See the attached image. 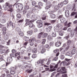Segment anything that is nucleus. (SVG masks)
<instances>
[{
	"label": "nucleus",
	"instance_id": "1",
	"mask_svg": "<svg viewBox=\"0 0 77 77\" xmlns=\"http://www.w3.org/2000/svg\"><path fill=\"white\" fill-rule=\"evenodd\" d=\"M16 7L17 10H20V11H22L23 9V6L22 4L18 3L16 5Z\"/></svg>",
	"mask_w": 77,
	"mask_h": 77
},
{
	"label": "nucleus",
	"instance_id": "2",
	"mask_svg": "<svg viewBox=\"0 0 77 77\" xmlns=\"http://www.w3.org/2000/svg\"><path fill=\"white\" fill-rule=\"evenodd\" d=\"M71 42H72V41L70 40H67V47L65 48V49L63 51H67L68 50H69V47H70V46H69V45L71 44Z\"/></svg>",
	"mask_w": 77,
	"mask_h": 77
},
{
	"label": "nucleus",
	"instance_id": "3",
	"mask_svg": "<svg viewBox=\"0 0 77 77\" xmlns=\"http://www.w3.org/2000/svg\"><path fill=\"white\" fill-rule=\"evenodd\" d=\"M62 26V25H61L59 23L58 24L55 28H54V30L55 32H58V31H60V27Z\"/></svg>",
	"mask_w": 77,
	"mask_h": 77
},
{
	"label": "nucleus",
	"instance_id": "4",
	"mask_svg": "<svg viewBox=\"0 0 77 77\" xmlns=\"http://www.w3.org/2000/svg\"><path fill=\"white\" fill-rule=\"evenodd\" d=\"M3 8H4V10H7L8 9L9 10V11H10V12H12L13 11V10L12 8H11V6L9 5V7H7V6H5V5H4L3 6Z\"/></svg>",
	"mask_w": 77,
	"mask_h": 77
},
{
	"label": "nucleus",
	"instance_id": "5",
	"mask_svg": "<svg viewBox=\"0 0 77 77\" xmlns=\"http://www.w3.org/2000/svg\"><path fill=\"white\" fill-rule=\"evenodd\" d=\"M58 18L59 19H60V20L62 23H64L66 22V20L63 17V15L60 16Z\"/></svg>",
	"mask_w": 77,
	"mask_h": 77
},
{
	"label": "nucleus",
	"instance_id": "6",
	"mask_svg": "<svg viewBox=\"0 0 77 77\" xmlns=\"http://www.w3.org/2000/svg\"><path fill=\"white\" fill-rule=\"evenodd\" d=\"M13 24L14 23L11 21H10L8 22L7 23L8 26H12V28H14V26Z\"/></svg>",
	"mask_w": 77,
	"mask_h": 77
},
{
	"label": "nucleus",
	"instance_id": "7",
	"mask_svg": "<svg viewBox=\"0 0 77 77\" xmlns=\"http://www.w3.org/2000/svg\"><path fill=\"white\" fill-rule=\"evenodd\" d=\"M65 15L66 17H69V11L68 10H66L65 12Z\"/></svg>",
	"mask_w": 77,
	"mask_h": 77
},
{
	"label": "nucleus",
	"instance_id": "8",
	"mask_svg": "<svg viewBox=\"0 0 77 77\" xmlns=\"http://www.w3.org/2000/svg\"><path fill=\"white\" fill-rule=\"evenodd\" d=\"M72 23L69 22V23H67V21H66V22L64 23V25L66 26H67L68 27H69L71 25Z\"/></svg>",
	"mask_w": 77,
	"mask_h": 77
},
{
	"label": "nucleus",
	"instance_id": "9",
	"mask_svg": "<svg viewBox=\"0 0 77 77\" xmlns=\"http://www.w3.org/2000/svg\"><path fill=\"white\" fill-rule=\"evenodd\" d=\"M43 35V32H42L39 33L37 36V38L38 39H41L42 38V35Z\"/></svg>",
	"mask_w": 77,
	"mask_h": 77
},
{
	"label": "nucleus",
	"instance_id": "10",
	"mask_svg": "<svg viewBox=\"0 0 77 77\" xmlns=\"http://www.w3.org/2000/svg\"><path fill=\"white\" fill-rule=\"evenodd\" d=\"M44 60H40L38 61L37 62V63L38 64H39L40 63L41 64H42L44 63Z\"/></svg>",
	"mask_w": 77,
	"mask_h": 77
},
{
	"label": "nucleus",
	"instance_id": "11",
	"mask_svg": "<svg viewBox=\"0 0 77 77\" xmlns=\"http://www.w3.org/2000/svg\"><path fill=\"white\" fill-rule=\"evenodd\" d=\"M60 45H61V42H57L55 44V45L56 47H59Z\"/></svg>",
	"mask_w": 77,
	"mask_h": 77
},
{
	"label": "nucleus",
	"instance_id": "12",
	"mask_svg": "<svg viewBox=\"0 0 77 77\" xmlns=\"http://www.w3.org/2000/svg\"><path fill=\"white\" fill-rule=\"evenodd\" d=\"M54 52L55 53H57L56 54V56H59V49L55 50L54 51Z\"/></svg>",
	"mask_w": 77,
	"mask_h": 77
},
{
	"label": "nucleus",
	"instance_id": "13",
	"mask_svg": "<svg viewBox=\"0 0 77 77\" xmlns=\"http://www.w3.org/2000/svg\"><path fill=\"white\" fill-rule=\"evenodd\" d=\"M15 56L16 57L18 56L17 57V60H19V59L20 58V52H17V53H16L15 54Z\"/></svg>",
	"mask_w": 77,
	"mask_h": 77
},
{
	"label": "nucleus",
	"instance_id": "14",
	"mask_svg": "<svg viewBox=\"0 0 77 77\" xmlns=\"http://www.w3.org/2000/svg\"><path fill=\"white\" fill-rule=\"evenodd\" d=\"M7 29H6V28L4 27L2 29V31H3V35H5L6 33V31Z\"/></svg>",
	"mask_w": 77,
	"mask_h": 77
},
{
	"label": "nucleus",
	"instance_id": "15",
	"mask_svg": "<svg viewBox=\"0 0 77 77\" xmlns=\"http://www.w3.org/2000/svg\"><path fill=\"white\" fill-rule=\"evenodd\" d=\"M51 35L53 37H56V33L54 31H53L52 32Z\"/></svg>",
	"mask_w": 77,
	"mask_h": 77
},
{
	"label": "nucleus",
	"instance_id": "16",
	"mask_svg": "<svg viewBox=\"0 0 77 77\" xmlns=\"http://www.w3.org/2000/svg\"><path fill=\"white\" fill-rule=\"evenodd\" d=\"M75 33V31H72L70 32V36L71 38H72L74 36V33Z\"/></svg>",
	"mask_w": 77,
	"mask_h": 77
},
{
	"label": "nucleus",
	"instance_id": "17",
	"mask_svg": "<svg viewBox=\"0 0 77 77\" xmlns=\"http://www.w3.org/2000/svg\"><path fill=\"white\" fill-rule=\"evenodd\" d=\"M7 62H12V58L11 57H8L7 59Z\"/></svg>",
	"mask_w": 77,
	"mask_h": 77
},
{
	"label": "nucleus",
	"instance_id": "18",
	"mask_svg": "<svg viewBox=\"0 0 77 77\" xmlns=\"http://www.w3.org/2000/svg\"><path fill=\"white\" fill-rule=\"evenodd\" d=\"M45 48H42V49L41 50V53L42 54H43V53H44L45 52Z\"/></svg>",
	"mask_w": 77,
	"mask_h": 77
},
{
	"label": "nucleus",
	"instance_id": "19",
	"mask_svg": "<svg viewBox=\"0 0 77 77\" xmlns=\"http://www.w3.org/2000/svg\"><path fill=\"white\" fill-rule=\"evenodd\" d=\"M72 53L71 51H69L66 53V55L67 56H70V57H72Z\"/></svg>",
	"mask_w": 77,
	"mask_h": 77
},
{
	"label": "nucleus",
	"instance_id": "20",
	"mask_svg": "<svg viewBox=\"0 0 77 77\" xmlns=\"http://www.w3.org/2000/svg\"><path fill=\"white\" fill-rule=\"evenodd\" d=\"M57 66H58V64H57L54 67V68L52 69H50L51 71H56V69L55 68H57Z\"/></svg>",
	"mask_w": 77,
	"mask_h": 77
},
{
	"label": "nucleus",
	"instance_id": "21",
	"mask_svg": "<svg viewBox=\"0 0 77 77\" xmlns=\"http://www.w3.org/2000/svg\"><path fill=\"white\" fill-rule=\"evenodd\" d=\"M47 38L48 41H51L53 39V37L51 35H48V36Z\"/></svg>",
	"mask_w": 77,
	"mask_h": 77
},
{
	"label": "nucleus",
	"instance_id": "22",
	"mask_svg": "<svg viewBox=\"0 0 77 77\" xmlns=\"http://www.w3.org/2000/svg\"><path fill=\"white\" fill-rule=\"evenodd\" d=\"M66 70V69H65V67H63L60 69V72H63V71H65Z\"/></svg>",
	"mask_w": 77,
	"mask_h": 77
},
{
	"label": "nucleus",
	"instance_id": "23",
	"mask_svg": "<svg viewBox=\"0 0 77 77\" xmlns=\"http://www.w3.org/2000/svg\"><path fill=\"white\" fill-rule=\"evenodd\" d=\"M50 16L51 18H55L56 17V15L54 14H51Z\"/></svg>",
	"mask_w": 77,
	"mask_h": 77
},
{
	"label": "nucleus",
	"instance_id": "24",
	"mask_svg": "<svg viewBox=\"0 0 77 77\" xmlns=\"http://www.w3.org/2000/svg\"><path fill=\"white\" fill-rule=\"evenodd\" d=\"M48 35V33H45L42 35V38H46V37Z\"/></svg>",
	"mask_w": 77,
	"mask_h": 77
},
{
	"label": "nucleus",
	"instance_id": "25",
	"mask_svg": "<svg viewBox=\"0 0 77 77\" xmlns=\"http://www.w3.org/2000/svg\"><path fill=\"white\" fill-rule=\"evenodd\" d=\"M32 22H31L29 23V26L30 28H32L33 27H34V25L33 24V23H32Z\"/></svg>",
	"mask_w": 77,
	"mask_h": 77
},
{
	"label": "nucleus",
	"instance_id": "26",
	"mask_svg": "<svg viewBox=\"0 0 77 77\" xmlns=\"http://www.w3.org/2000/svg\"><path fill=\"white\" fill-rule=\"evenodd\" d=\"M5 6H7L8 7H9V6H11V8H12V5H10L9 3L8 2H6L5 3Z\"/></svg>",
	"mask_w": 77,
	"mask_h": 77
},
{
	"label": "nucleus",
	"instance_id": "27",
	"mask_svg": "<svg viewBox=\"0 0 77 77\" xmlns=\"http://www.w3.org/2000/svg\"><path fill=\"white\" fill-rule=\"evenodd\" d=\"M37 24H42L43 23L42 21L41 20H38L36 22Z\"/></svg>",
	"mask_w": 77,
	"mask_h": 77
},
{
	"label": "nucleus",
	"instance_id": "28",
	"mask_svg": "<svg viewBox=\"0 0 77 77\" xmlns=\"http://www.w3.org/2000/svg\"><path fill=\"white\" fill-rule=\"evenodd\" d=\"M10 69V70L15 71L17 69V66H16L15 67H11Z\"/></svg>",
	"mask_w": 77,
	"mask_h": 77
},
{
	"label": "nucleus",
	"instance_id": "29",
	"mask_svg": "<svg viewBox=\"0 0 77 77\" xmlns=\"http://www.w3.org/2000/svg\"><path fill=\"white\" fill-rule=\"evenodd\" d=\"M42 20H45L46 19V14H44L42 16Z\"/></svg>",
	"mask_w": 77,
	"mask_h": 77
},
{
	"label": "nucleus",
	"instance_id": "30",
	"mask_svg": "<svg viewBox=\"0 0 77 77\" xmlns=\"http://www.w3.org/2000/svg\"><path fill=\"white\" fill-rule=\"evenodd\" d=\"M62 3L63 5H66L68 3V0H65Z\"/></svg>",
	"mask_w": 77,
	"mask_h": 77
},
{
	"label": "nucleus",
	"instance_id": "31",
	"mask_svg": "<svg viewBox=\"0 0 77 77\" xmlns=\"http://www.w3.org/2000/svg\"><path fill=\"white\" fill-rule=\"evenodd\" d=\"M4 38L5 40H8V38H9V36H8V35L6 34L5 35Z\"/></svg>",
	"mask_w": 77,
	"mask_h": 77
},
{
	"label": "nucleus",
	"instance_id": "32",
	"mask_svg": "<svg viewBox=\"0 0 77 77\" xmlns=\"http://www.w3.org/2000/svg\"><path fill=\"white\" fill-rule=\"evenodd\" d=\"M6 72L7 74V77H10L11 76V75L9 74V71H7Z\"/></svg>",
	"mask_w": 77,
	"mask_h": 77
},
{
	"label": "nucleus",
	"instance_id": "33",
	"mask_svg": "<svg viewBox=\"0 0 77 77\" xmlns=\"http://www.w3.org/2000/svg\"><path fill=\"white\" fill-rule=\"evenodd\" d=\"M18 34L20 36L23 37V36H24V33H23V32L22 31H21L20 32L18 33Z\"/></svg>",
	"mask_w": 77,
	"mask_h": 77
},
{
	"label": "nucleus",
	"instance_id": "34",
	"mask_svg": "<svg viewBox=\"0 0 77 77\" xmlns=\"http://www.w3.org/2000/svg\"><path fill=\"white\" fill-rule=\"evenodd\" d=\"M32 51V53H36V52H37V49L36 48H34L33 49Z\"/></svg>",
	"mask_w": 77,
	"mask_h": 77
},
{
	"label": "nucleus",
	"instance_id": "35",
	"mask_svg": "<svg viewBox=\"0 0 77 77\" xmlns=\"http://www.w3.org/2000/svg\"><path fill=\"white\" fill-rule=\"evenodd\" d=\"M51 5H48L46 6V7L45 8V9L46 10L47 9H49V8H50L51 7Z\"/></svg>",
	"mask_w": 77,
	"mask_h": 77
},
{
	"label": "nucleus",
	"instance_id": "36",
	"mask_svg": "<svg viewBox=\"0 0 77 77\" xmlns=\"http://www.w3.org/2000/svg\"><path fill=\"white\" fill-rule=\"evenodd\" d=\"M72 54H74L75 53V49H73L72 50L71 52Z\"/></svg>",
	"mask_w": 77,
	"mask_h": 77
},
{
	"label": "nucleus",
	"instance_id": "37",
	"mask_svg": "<svg viewBox=\"0 0 77 77\" xmlns=\"http://www.w3.org/2000/svg\"><path fill=\"white\" fill-rule=\"evenodd\" d=\"M27 33L28 35H31L33 33V31H29L27 32Z\"/></svg>",
	"mask_w": 77,
	"mask_h": 77
},
{
	"label": "nucleus",
	"instance_id": "38",
	"mask_svg": "<svg viewBox=\"0 0 77 77\" xmlns=\"http://www.w3.org/2000/svg\"><path fill=\"white\" fill-rule=\"evenodd\" d=\"M63 4L62 3H61L60 4H59L58 5V7H59V8H62V7L63 6Z\"/></svg>",
	"mask_w": 77,
	"mask_h": 77
},
{
	"label": "nucleus",
	"instance_id": "39",
	"mask_svg": "<svg viewBox=\"0 0 77 77\" xmlns=\"http://www.w3.org/2000/svg\"><path fill=\"white\" fill-rule=\"evenodd\" d=\"M10 73L11 74L14 75V74H15V72L13 70H11L10 71Z\"/></svg>",
	"mask_w": 77,
	"mask_h": 77
},
{
	"label": "nucleus",
	"instance_id": "40",
	"mask_svg": "<svg viewBox=\"0 0 77 77\" xmlns=\"http://www.w3.org/2000/svg\"><path fill=\"white\" fill-rule=\"evenodd\" d=\"M42 23H39V24L37 25V27H38V28H41V27H42Z\"/></svg>",
	"mask_w": 77,
	"mask_h": 77
},
{
	"label": "nucleus",
	"instance_id": "41",
	"mask_svg": "<svg viewBox=\"0 0 77 77\" xmlns=\"http://www.w3.org/2000/svg\"><path fill=\"white\" fill-rule=\"evenodd\" d=\"M31 22H33V20H30L29 22H27L25 24L26 26H28V25H29V24Z\"/></svg>",
	"mask_w": 77,
	"mask_h": 77
},
{
	"label": "nucleus",
	"instance_id": "42",
	"mask_svg": "<svg viewBox=\"0 0 77 77\" xmlns=\"http://www.w3.org/2000/svg\"><path fill=\"white\" fill-rule=\"evenodd\" d=\"M5 51H6V50H0V53L3 54V53H5Z\"/></svg>",
	"mask_w": 77,
	"mask_h": 77
},
{
	"label": "nucleus",
	"instance_id": "43",
	"mask_svg": "<svg viewBox=\"0 0 77 77\" xmlns=\"http://www.w3.org/2000/svg\"><path fill=\"white\" fill-rule=\"evenodd\" d=\"M17 18H21V15L20 14H17Z\"/></svg>",
	"mask_w": 77,
	"mask_h": 77
},
{
	"label": "nucleus",
	"instance_id": "44",
	"mask_svg": "<svg viewBox=\"0 0 77 77\" xmlns=\"http://www.w3.org/2000/svg\"><path fill=\"white\" fill-rule=\"evenodd\" d=\"M45 48H48V49H50V47L48 45L46 44L45 45Z\"/></svg>",
	"mask_w": 77,
	"mask_h": 77
},
{
	"label": "nucleus",
	"instance_id": "45",
	"mask_svg": "<svg viewBox=\"0 0 77 77\" xmlns=\"http://www.w3.org/2000/svg\"><path fill=\"white\" fill-rule=\"evenodd\" d=\"M24 8L26 10H27L29 9V6L28 5H25Z\"/></svg>",
	"mask_w": 77,
	"mask_h": 77
},
{
	"label": "nucleus",
	"instance_id": "46",
	"mask_svg": "<svg viewBox=\"0 0 77 77\" xmlns=\"http://www.w3.org/2000/svg\"><path fill=\"white\" fill-rule=\"evenodd\" d=\"M5 42L3 40H0V44H4Z\"/></svg>",
	"mask_w": 77,
	"mask_h": 77
},
{
	"label": "nucleus",
	"instance_id": "47",
	"mask_svg": "<svg viewBox=\"0 0 77 77\" xmlns=\"http://www.w3.org/2000/svg\"><path fill=\"white\" fill-rule=\"evenodd\" d=\"M51 62V58H49L48 59V62H47V65H49L50 64V63Z\"/></svg>",
	"mask_w": 77,
	"mask_h": 77
},
{
	"label": "nucleus",
	"instance_id": "48",
	"mask_svg": "<svg viewBox=\"0 0 77 77\" xmlns=\"http://www.w3.org/2000/svg\"><path fill=\"white\" fill-rule=\"evenodd\" d=\"M45 42H46V40L44 39H43L42 42V44H43V45L45 44Z\"/></svg>",
	"mask_w": 77,
	"mask_h": 77
},
{
	"label": "nucleus",
	"instance_id": "49",
	"mask_svg": "<svg viewBox=\"0 0 77 77\" xmlns=\"http://www.w3.org/2000/svg\"><path fill=\"white\" fill-rule=\"evenodd\" d=\"M54 9L56 11H57L59 9V7L58 5H56L55 6Z\"/></svg>",
	"mask_w": 77,
	"mask_h": 77
},
{
	"label": "nucleus",
	"instance_id": "50",
	"mask_svg": "<svg viewBox=\"0 0 77 77\" xmlns=\"http://www.w3.org/2000/svg\"><path fill=\"white\" fill-rule=\"evenodd\" d=\"M36 4V2L35 1H33L32 2V6H35Z\"/></svg>",
	"mask_w": 77,
	"mask_h": 77
},
{
	"label": "nucleus",
	"instance_id": "51",
	"mask_svg": "<svg viewBox=\"0 0 77 77\" xmlns=\"http://www.w3.org/2000/svg\"><path fill=\"white\" fill-rule=\"evenodd\" d=\"M26 72H27L28 73H30V72H32V69H30L29 70H26Z\"/></svg>",
	"mask_w": 77,
	"mask_h": 77
},
{
	"label": "nucleus",
	"instance_id": "52",
	"mask_svg": "<svg viewBox=\"0 0 77 77\" xmlns=\"http://www.w3.org/2000/svg\"><path fill=\"white\" fill-rule=\"evenodd\" d=\"M56 20H51V23H52V24H54V23H56Z\"/></svg>",
	"mask_w": 77,
	"mask_h": 77
},
{
	"label": "nucleus",
	"instance_id": "53",
	"mask_svg": "<svg viewBox=\"0 0 77 77\" xmlns=\"http://www.w3.org/2000/svg\"><path fill=\"white\" fill-rule=\"evenodd\" d=\"M75 14H76V12H73L71 13V16H74V15H75Z\"/></svg>",
	"mask_w": 77,
	"mask_h": 77
},
{
	"label": "nucleus",
	"instance_id": "54",
	"mask_svg": "<svg viewBox=\"0 0 77 77\" xmlns=\"http://www.w3.org/2000/svg\"><path fill=\"white\" fill-rule=\"evenodd\" d=\"M3 66H2L1 68H2V69H4L3 70H4V71H5V72L6 71H8L5 68H3Z\"/></svg>",
	"mask_w": 77,
	"mask_h": 77
},
{
	"label": "nucleus",
	"instance_id": "55",
	"mask_svg": "<svg viewBox=\"0 0 77 77\" xmlns=\"http://www.w3.org/2000/svg\"><path fill=\"white\" fill-rule=\"evenodd\" d=\"M31 18L32 19L35 18V14H33L32 15L31 17Z\"/></svg>",
	"mask_w": 77,
	"mask_h": 77
},
{
	"label": "nucleus",
	"instance_id": "56",
	"mask_svg": "<svg viewBox=\"0 0 77 77\" xmlns=\"http://www.w3.org/2000/svg\"><path fill=\"white\" fill-rule=\"evenodd\" d=\"M46 30L47 32H50L51 30H50V29H49L48 28H46Z\"/></svg>",
	"mask_w": 77,
	"mask_h": 77
},
{
	"label": "nucleus",
	"instance_id": "57",
	"mask_svg": "<svg viewBox=\"0 0 77 77\" xmlns=\"http://www.w3.org/2000/svg\"><path fill=\"white\" fill-rule=\"evenodd\" d=\"M34 41H35V38H31V42H33Z\"/></svg>",
	"mask_w": 77,
	"mask_h": 77
},
{
	"label": "nucleus",
	"instance_id": "58",
	"mask_svg": "<svg viewBox=\"0 0 77 77\" xmlns=\"http://www.w3.org/2000/svg\"><path fill=\"white\" fill-rule=\"evenodd\" d=\"M36 54H34L32 55V57L33 58V59H34V58H35V57H36Z\"/></svg>",
	"mask_w": 77,
	"mask_h": 77
},
{
	"label": "nucleus",
	"instance_id": "59",
	"mask_svg": "<svg viewBox=\"0 0 77 77\" xmlns=\"http://www.w3.org/2000/svg\"><path fill=\"white\" fill-rule=\"evenodd\" d=\"M24 59H25V60H29V59H30V58L29 57H24Z\"/></svg>",
	"mask_w": 77,
	"mask_h": 77
},
{
	"label": "nucleus",
	"instance_id": "60",
	"mask_svg": "<svg viewBox=\"0 0 77 77\" xmlns=\"http://www.w3.org/2000/svg\"><path fill=\"white\" fill-rule=\"evenodd\" d=\"M60 57L61 59L63 60L65 58V57L64 56V55H61Z\"/></svg>",
	"mask_w": 77,
	"mask_h": 77
},
{
	"label": "nucleus",
	"instance_id": "61",
	"mask_svg": "<svg viewBox=\"0 0 77 77\" xmlns=\"http://www.w3.org/2000/svg\"><path fill=\"white\" fill-rule=\"evenodd\" d=\"M2 23H6V19H3L2 20Z\"/></svg>",
	"mask_w": 77,
	"mask_h": 77
},
{
	"label": "nucleus",
	"instance_id": "62",
	"mask_svg": "<svg viewBox=\"0 0 77 77\" xmlns=\"http://www.w3.org/2000/svg\"><path fill=\"white\" fill-rule=\"evenodd\" d=\"M55 74H56V72H54L52 73L51 74V77H53V76H54V75H55Z\"/></svg>",
	"mask_w": 77,
	"mask_h": 77
},
{
	"label": "nucleus",
	"instance_id": "63",
	"mask_svg": "<svg viewBox=\"0 0 77 77\" xmlns=\"http://www.w3.org/2000/svg\"><path fill=\"white\" fill-rule=\"evenodd\" d=\"M23 22V19L20 20L17 22V23H21Z\"/></svg>",
	"mask_w": 77,
	"mask_h": 77
},
{
	"label": "nucleus",
	"instance_id": "64",
	"mask_svg": "<svg viewBox=\"0 0 77 77\" xmlns=\"http://www.w3.org/2000/svg\"><path fill=\"white\" fill-rule=\"evenodd\" d=\"M30 16V13H28L26 14V17L27 18H29Z\"/></svg>",
	"mask_w": 77,
	"mask_h": 77
}]
</instances>
